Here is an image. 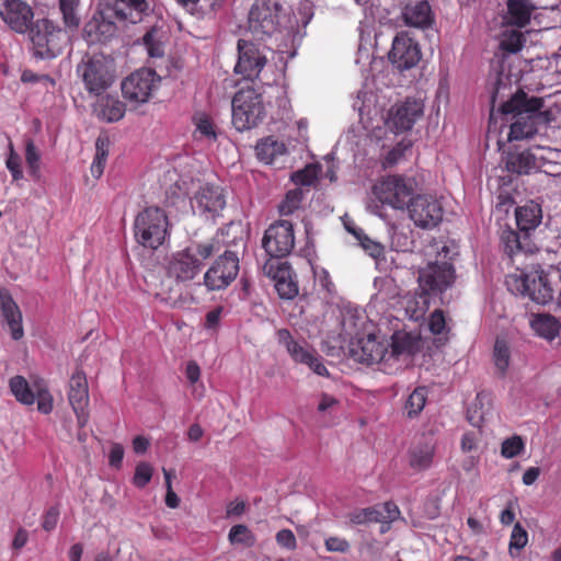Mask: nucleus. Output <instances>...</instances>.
<instances>
[{"label": "nucleus", "instance_id": "nucleus-51", "mask_svg": "<svg viewBox=\"0 0 561 561\" xmlns=\"http://www.w3.org/2000/svg\"><path fill=\"white\" fill-rule=\"evenodd\" d=\"M153 468L150 463L141 461L136 466L135 473L133 477V483L135 486L142 489L151 480Z\"/></svg>", "mask_w": 561, "mask_h": 561}, {"label": "nucleus", "instance_id": "nucleus-18", "mask_svg": "<svg viewBox=\"0 0 561 561\" xmlns=\"http://www.w3.org/2000/svg\"><path fill=\"white\" fill-rule=\"evenodd\" d=\"M237 47L238 61L234 72L248 80L256 79L267 62L266 56L256 44L245 39H239Z\"/></svg>", "mask_w": 561, "mask_h": 561}, {"label": "nucleus", "instance_id": "nucleus-45", "mask_svg": "<svg viewBox=\"0 0 561 561\" xmlns=\"http://www.w3.org/2000/svg\"><path fill=\"white\" fill-rule=\"evenodd\" d=\"M77 5L78 0H59V9L65 26L71 30H77L80 24V19L76 13Z\"/></svg>", "mask_w": 561, "mask_h": 561}, {"label": "nucleus", "instance_id": "nucleus-19", "mask_svg": "<svg viewBox=\"0 0 561 561\" xmlns=\"http://www.w3.org/2000/svg\"><path fill=\"white\" fill-rule=\"evenodd\" d=\"M500 248L512 262L519 256H527L538 251L533 238L519 229L505 227L500 233Z\"/></svg>", "mask_w": 561, "mask_h": 561}, {"label": "nucleus", "instance_id": "nucleus-16", "mask_svg": "<svg viewBox=\"0 0 561 561\" xmlns=\"http://www.w3.org/2000/svg\"><path fill=\"white\" fill-rule=\"evenodd\" d=\"M551 149L535 147L523 151L508 152L505 160L506 170L518 175L529 174L540 170L546 162L551 161Z\"/></svg>", "mask_w": 561, "mask_h": 561}, {"label": "nucleus", "instance_id": "nucleus-4", "mask_svg": "<svg viewBox=\"0 0 561 561\" xmlns=\"http://www.w3.org/2000/svg\"><path fill=\"white\" fill-rule=\"evenodd\" d=\"M113 59L102 55H87L77 66V73L81 78L85 90L93 95L103 94L114 82Z\"/></svg>", "mask_w": 561, "mask_h": 561}, {"label": "nucleus", "instance_id": "nucleus-5", "mask_svg": "<svg viewBox=\"0 0 561 561\" xmlns=\"http://www.w3.org/2000/svg\"><path fill=\"white\" fill-rule=\"evenodd\" d=\"M136 240L145 248L158 249L169 234V220L159 207H147L140 211L134 224Z\"/></svg>", "mask_w": 561, "mask_h": 561}, {"label": "nucleus", "instance_id": "nucleus-2", "mask_svg": "<svg viewBox=\"0 0 561 561\" xmlns=\"http://www.w3.org/2000/svg\"><path fill=\"white\" fill-rule=\"evenodd\" d=\"M222 236V232H217L214 238L206 242H198L172 253L165 265L168 277L176 283H187L195 279L204 267V261L218 253L224 247L220 240Z\"/></svg>", "mask_w": 561, "mask_h": 561}, {"label": "nucleus", "instance_id": "nucleus-26", "mask_svg": "<svg viewBox=\"0 0 561 561\" xmlns=\"http://www.w3.org/2000/svg\"><path fill=\"white\" fill-rule=\"evenodd\" d=\"M266 274L275 282V288L283 299H293L298 294V285L293 279V271L287 263H266Z\"/></svg>", "mask_w": 561, "mask_h": 561}, {"label": "nucleus", "instance_id": "nucleus-14", "mask_svg": "<svg viewBox=\"0 0 561 561\" xmlns=\"http://www.w3.org/2000/svg\"><path fill=\"white\" fill-rule=\"evenodd\" d=\"M388 360L386 374H397L402 368V359L405 360L415 355L421 348V336L407 331H396L388 341Z\"/></svg>", "mask_w": 561, "mask_h": 561}, {"label": "nucleus", "instance_id": "nucleus-17", "mask_svg": "<svg viewBox=\"0 0 561 561\" xmlns=\"http://www.w3.org/2000/svg\"><path fill=\"white\" fill-rule=\"evenodd\" d=\"M68 401L77 417L78 427H85L90 419L88 411L89 386L87 376L81 368H77L69 379Z\"/></svg>", "mask_w": 561, "mask_h": 561}, {"label": "nucleus", "instance_id": "nucleus-6", "mask_svg": "<svg viewBox=\"0 0 561 561\" xmlns=\"http://www.w3.org/2000/svg\"><path fill=\"white\" fill-rule=\"evenodd\" d=\"M262 94L253 88L239 90L232 99V124L239 131L251 129L264 118Z\"/></svg>", "mask_w": 561, "mask_h": 561}, {"label": "nucleus", "instance_id": "nucleus-61", "mask_svg": "<svg viewBox=\"0 0 561 561\" xmlns=\"http://www.w3.org/2000/svg\"><path fill=\"white\" fill-rule=\"evenodd\" d=\"M305 365H307L313 373L319 376H329V371L322 363V358L317 353H314L311 356V359L308 360Z\"/></svg>", "mask_w": 561, "mask_h": 561}, {"label": "nucleus", "instance_id": "nucleus-12", "mask_svg": "<svg viewBox=\"0 0 561 561\" xmlns=\"http://www.w3.org/2000/svg\"><path fill=\"white\" fill-rule=\"evenodd\" d=\"M388 348L387 340H378L375 334H368L351 343L350 354L358 363L379 365V369L386 374Z\"/></svg>", "mask_w": 561, "mask_h": 561}, {"label": "nucleus", "instance_id": "nucleus-20", "mask_svg": "<svg viewBox=\"0 0 561 561\" xmlns=\"http://www.w3.org/2000/svg\"><path fill=\"white\" fill-rule=\"evenodd\" d=\"M421 59L419 44L405 33L398 34L389 51V60L400 70L411 69Z\"/></svg>", "mask_w": 561, "mask_h": 561}, {"label": "nucleus", "instance_id": "nucleus-48", "mask_svg": "<svg viewBox=\"0 0 561 561\" xmlns=\"http://www.w3.org/2000/svg\"><path fill=\"white\" fill-rule=\"evenodd\" d=\"M228 538L232 545L241 543L247 547L253 546L255 541V537L252 534V531L245 525L242 524L232 526L229 531Z\"/></svg>", "mask_w": 561, "mask_h": 561}, {"label": "nucleus", "instance_id": "nucleus-54", "mask_svg": "<svg viewBox=\"0 0 561 561\" xmlns=\"http://www.w3.org/2000/svg\"><path fill=\"white\" fill-rule=\"evenodd\" d=\"M527 542H528V534L522 527V525L519 523H517L512 530L511 540H510V550L511 551L513 549L520 550L527 545Z\"/></svg>", "mask_w": 561, "mask_h": 561}, {"label": "nucleus", "instance_id": "nucleus-31", "mask_svg": "<svg viewBox=\"0 0 561 561\" xmlns=\"http://www.w3.org/2000/svg\"><path fill=\"white\" fill-rule=\"evenodd\" d=\"M277 337L279 343L286 347L291 358L297 363L306 364L316 353L314 351L309 350L299 342L295 341L289 330L287 329H279L277 331Z\"/></svg>", "mask_w": 561, "mask_h": 561}, {"label": "nucleus", "instance_id": "nucleus-11", "mask_svg": "<svg viewBox=\"0 0 561 561\" xmlns=\"http://www.w3.org/2000/svg\"><path fill=\"white\" fill-rule=\"evenodd\" d=\"M262 247L271 257L282 259L289 255L295 247L293 224L288 220H277L264 232Z\"/></svg>", "mask_w": 561, "mask_h": 561}, {"label": "nucleus", "instance_id": "nucleus-56", "mask_svg": "<svg viewBox=\"0 0 561 561\" xmlns=\"http://www.w3.org/2000/svg\"><path fill=\"white\" fill-rule=\"evenodd\" d=\"M382 512V522L381 523H391L399 518L400 510L398 505L391 501L385 502L381 505H376Z\"/></svg>", "mask_w": 561, "mask_h": 561}, {"label": "nucleus", "instance_id": "nucleus-42", "mask_svg": "<svg viewBox=\"0 0 561 561\" xmlns=\"http://www.w3.org/2000/svg\"><path fill=\"white\" fill-rule=\"evenodd\" d=\"M25 161L28 168V173L34 180L41 178V153L35 146L33 139L25 140Z\"/></svg>", "mask_w": 561, "mask_h": 561}, {"label": "nucleus", "instance_id": "nucleus-52", "mask_svg": "<svg viewBox=\"0 0 561 561\" xmlns=\"http://www.w3.org/2000/svg\"><path fill=\"white\" fill-rule=\"evenodd\" d=\"M5 167L10 171L13 181L23 179V171L21 168V157L14 150L13 144L9 142V154L5 161Z\"/></svg>", "mask_w": 561, "mask_h": 561}, {"label": "nucleus", "instance_id": "nucleus-64", "mask_svg": "<svg viewBox=\"0 0 561 561\" xmlns=\"http://www.w3.org/2000/svg\"><path fill=\"white\" fill-rule=\"evenodd\" d=\"M477 436L473 432H467L461 437V450L463 453H470L477 448Z\"/></svg>", "mask_w": 561, "mask_h": 561}, {"label": "nucleus", "instance_id": "nucleus-3", "mask_svg": "<svg viewBox=\"0 0 561 561\" xmlns=\"http://www.w3.org/2000/svg\"><path fill=\"white\" fill-rule=\"evenodd\" d=\"M293 12L282 0H254L248 13V31L265 41L291 26Z\"/></svg>", "mask_w": 561, "mask_h": 561}, {"label": "nucleus", "instance_id": "nucleus-32", "mask_svg": "<svg viewBox=\"0 0 561 561\" xmlns=\"http://www.w3.org/2000/svg\"><path fill=\"white\" fill-rule=\"evenodd\" d=\"M98 115L100 118L114 123L122 119L126 112L125 104L117 98L112 95L102 96L96 105Z\"/></svg>", "mask_w": 561, "mask_h": 561}, {"label": "nucleus", "instance_id": "nucleus-1", "mask_svg": "<svg viewBox=\"0 0 561 561\" xmlns=\"http://www.w3.org/2000/svg\"><path fill=\"white\" fill-rule=\"evenodd\" d=\"M507 77L497 73L491 88V106L500 102V111L505 115H513L508 139L522 140L533 137L538 131V124L541 121L540 110L543 106L541 98L528 96L524 91L519 90L511 96L510 100L503 102L506 91L511 90Z\"/></svg>", "mask_w": 561, "mask_h": 561}, {"label": "nucleus", "instance_id": "nucleus-35", "mask_svg": "<svg viewBox=\"0 0 561 561\" xmlns=\"http://www.w3.org/2000/svg\"><path fill=\"white\" fill-rule=\"evenodd\" d=\"M530 327L538 336L548 341L554 340L560 332V323L551 314L535 316L530 321Z\"/></svg>", "mask_w": 561, "mask_h": 561}, {"label": "nucleus", "instance_id": "nucleus-53", "mask_svg": "<svg viewBox=\"0 0 561 561\" xmlns=\"http://www.w3.org/2000/svg\"><path fill=\"white\" fill-rule=\"evenodd\" d=\"M428 329L434 335H440L446 331V318L442 309H436L430 314Z\"/></svg>", "mask_w": 561, "mask_h": 561}, {"label": "nucleus", "instance_id": "nucleus-34", "mask_svg": "<svg viewBox=\"0 0 561 561\" xmlns=\"http://www.w3.org/2000/svg\"><path fill=\"white\" fill-rule=\"evenodd\" d=\"M432 10L427 1H420L415 5L407 7L403 13L408 25L425 27L432 23Z\"/></svg>", "mask_w": 561, "mask_h": 561}, {"label": "nucleus", "instance_id": "nucleus-8", "mask_svg": "<svg viewBox=\"0 0 561 561\" xmlns=\"http://www.w3.org/2000/svg\"><path fill=\"white\" fill-rule=\"evenodd\" d=\"M239 270V257L237 253L226 250L205 272L203 285L208 291L225 290L237 278Z\"/></svg>", "mask_w": 561, "mask_h": 561}, {"label": "nucleus", "instance_id": "nucleus-25", "mask_svg": "<svg viewBox=\"0 0 561 561\" xmlns=\"http://www.w3.org/2000/svg\"><path fill=\"white\" fill-rule=\"evenodd\" d=\"M116 32V24L99 11L84 24L82 36L89 45H94L108 42L115 36Z\"/></svg>", "mask_w": 561, "mask_h": 561}, {"label": "nucleus", "instance_id": "nucleus-49", "mask_svg": "<svg viewBox=\"0 0 561 561\" xmlns=\"http://www.w3.org/2000/svg\"><path fill=\"white\" fill-rule=\"evenodd\" d=\"M525 449V442L519 435H513L503 440L501 445V455L506 459H512L520 455Z\"/></svg>", "mask_w": 561, "mask_h": 561}, {"label": "nucleus", "instance_id": "nucleus-47", "mask_svg": "<svg viewBox=\"0 0 561 561\" xmlns=\"http://www.w3.org/2000/svg\"><path fill=\"white\" fill-rule=\"evenodd\" d=\"M525 43V36L519 31L506 32L501 39L500 47L503 51L515 54L519 51Z\"/></svg>", "mask_w": 561, "mask_h": 561}, {"label": "nucleus", "instance_id": "nucleus-43", "mask_svg": "<svg viewBox=\"0 0 561 561\" xmlns=\"http://www.w3.org/2000/svg\"><path fill=\"white\" fill-rule=\"evenodd\" d=\"M106 147H107V140L99 137L95 142L96 152H95L94 159H93L91 168H90L91 174L95 179H99L104 172V168H105L107 156H108V150Z\"/></svg>", "mask_w": 561, "mask_h": 561}, {"label": "nucleus", "instance_id": "nucleus-46", "mask_svg": "<svg viewBox=\"0 0 561 561\" xmlns=\"http://www.w3.org/2000/svg\"><path fill=\"white\" fill-rule=\"evenodd\" d=\"M302 202V191L300 188H294L286 193L285 198L278 206V211L282 216L291 215L297 210Z\"/></svg>", "mask_w": 561, "mask_h": 561}, {"label": "nucleus", "instance_id": "nucleus-50", "mask_svg": "<svg viewBox=\"0 0 561 561\" xmlns=\"http://www.w3.org/2000/svg\"><path fill=\"white\" fill-rule=\"evenodd\" d=\"M412 147L411 141H400L398 142L385 157L382 162L383 168H392L400 160H402L405 156V152L410 150Z\"/></svg>", "mask_w": 561, "mask_h": 561}, {"label": "nucleus", "instance_id": "nucleus-37", "mask_svg": "<svg viewBox=\"0 0 561 561\" xmlns=\"http://www.w3.org/2000/svg\"><path fill=\"white\" fill-rule=\"evenodd\" d=\"M9 387L15 399L26 405H32L35 401V396L23 376H14L9 381Z\"/></svg>", "mask_w": 561, "mask_h": 561}, {"label": "nucleus", "instance_id": "nucleus-55", "mask_svg": "<svg viewBox=\"0 0 561 561\" xmlns=\"http://www.w3.org/2000/svg\"><path fill=\"white\" fill-rule=\"evenodd\" d=\"M59 508L58 506H50L45 514L43 515L42 519V527L46 531H51L56 528L58 520H59Z\"/></svg>", "mask_w": 561, "mask_h": 561}, {"label": "nucleus", "instance_id": "nucleus-29", "mask_svg": "<svg viewBox=\"0 0 561 561\" xmlns=\"http://www.w3.org/2000/svg\"><path fill=\"white\" fill-rule=\"evenodd\" d=\"M515 219L517 229L531 237V232L541 224L542 209L541 206L530 201L515 209Z\"/></svg>", "mask_w": 561, "mask_h": 561}, {"label": "nucleus", "instance_id": "nucleus-40", "mask_svg": "<svg viewBox=\"0 0 561 561\" xmlns=\"http://www.w3.org/2000/svg\"><path fill=\"white\" fill-rule=\"evenodd\" d=\"M195 138H205L209 141L217 140V130L213 119L205 113L194 116Z\"/></svg>", "mask_w": 561, "mask_h": 561}, {"label": "nucleus", "instance_id": "nucleus-30", "mask_svg": "<svg viewBox=\"0 0 561 561\" xmlns=\"http://www.w3.org/2000/svg\"><path fill=\"white\" fill-rule=\"evenodd\" d=\"M146 0H114L113 16L119 21L137 23L141 21L142 14L148 10Z\"/></svg>", "mask_w": 561, "mask_h": 561}, {"label": "nucleus", "instance_id": "nucleus-41", "mask_svg": "<svg viewBox=\"0 0 561 561\" xmlns=\"http://www.w3.org/2000/svg\"><path fill=\"white\" fill-rule=\"evenodd\" d=\"M511 359V351L504 339H496L493 347V360L502 376L505 375Z\"/></svg>", "mask_w": 561, "mask_h": 561}, {"label": "nucleus", "instance_id": "nucleus-28", "mask_svg": "<svg viewBox=\"0 0 561 561\" xmlns=\"http://www.w3.org/2000/svg\"><path fill=\"white\" fill-rule=\"evenodd\" d=\"M435 449L433 437L423 435L422 439L413 445L409 451L410 467L417 471L428 469L433 463Z\"/></svg>", "mask_w": 561, "mask_h": 561}, {"label": "nucleus", "instance_id": "nucleus-57", "mask_svg": "<svg viewBox=\"0 0 561 561\" xmlns=\"http://www.w3.org/2000/svg\"><path fill=\"white\" fill-rule=\"evenodd\" d=\"M316 178L317 175L314 170L310 167H306L305 169L295 172L291 180L299 185H311Z\"/></svg>", "mask_w": 561, "mask_h": 561}, {"label": "nucleus", "instance_id": "nucleus-22", "mask_svg": "<svg viewBox=\"0 0 561 561\" xmlns=\"http://www.w3.org/2000/svg\"><path fill=\"white\" fill-rule=\"evenodd\" d=\"M423 115V104L416 100L407 99L389 111L388 125L396 133L410 130Z\"/></svg>", "mask_w": 561, "mask_h": 561}, {"label": "nucleus", "instance_id": "nucleus-58", "mask_svg": "<svg viewBox=\"0 0 561 561\" xmlns=\"http://www.w3.org/2000/svg\"><path fill=\"white\" fill-rule=\"evenodd\" d=\"M276 542L286 549L293 550L297 546V540L290 529H282L276 534Z\"/></svg>", "mask_w": 561, "mask_h": 561}, {"label": "nucleus", "instance_id": "nucleus-60", "mask_svg": "<svg viewBox=\"0 0 561 561\" xmlns=\"http://www.w3.org/2000/svg\"><path fill=\"white\" fill-rule=\"evenodd\" d=\"M37 409L44 414H48L53 410V398L48 391H39L37 400Z\"/></svg>", "mask_w": 561, "mask_h": 561}, {"label": "nucleus", "instance_id": "nucleus-62", "mask_svg": "<svg viewBox=\"0 0 561 561\" xmlns=\"http://www.w3.org/2000/svg\"><path fill=\"white\" fill-rule=\"evenodd\" d=\"M124 457V448L119 444H114L110 450L108 462L112 467L119 468Z\"/></svg>", "mask_w": 561, "mask_h": 561}, {"label": "nucleus", "instance_id": "nucleus-13", "mask_svg": "<svg viewBox=\"0 0 561 561\" xmlns=\"http://www.w3.org/2000/svg\"><path fill=\"white\" fill-rule=\"evenodd\" d=\"M405 209L409 213V218L422 229L436 227L442 221L444 214L439 201L428 194L413 195Z\"/></svg>", "mask_w": 561, "mask_h": 561}, {"label": "nucleus", "instance_id": "nucleus-23", "mask_svg": "<svg viewBox=\"0 0 561 561\" xmlns=\"http://www.w3.org/2000/svg\"><path fill=\"white\" fill-rule=\"evenodd\" d=\"M197 210L207 218H215L226 207V195L219 185L205 184L199 187L194 196Z\"/></svg>", "mask_w": 561, "mask_h": 561}, {"label": "nucleus", "instance_id": "nucleus-36", "mask_svg": "<svg viewBox=\"0 0 561 561\" xmlns=\"http://www.w3.org/2000/svg\"><path fill=\"white\" fill-rule=\"evenodd\" d=\"M427 388L426 387H416L408 397L404 407L403 413L409 419H415L423 411L426 401H427Z\"/></svg>", "mask_w": 561, "mask_h": 561}, {"label": "nucleus", "instance_id": "nucleus-44", "mask_svg": "<svg viewBox=\"0 0 561 561\" xmlns=\"http://www.w3.org/2000/svg\"><path fill=\"white\" fill-rule=\"evenodd\" d=\"M350 520L355 525L380 523L382 522V512L376 506L356 510L350 514Z\"/></svg>", "mask_w": 561, "mask_h": 561}, {"label": "nucleus", "instance_id": "nucleus-59", "mask_svg": "<svg viewBox=\"0 0 561 561\" xmlns=\"http://www.w3.org/2000/svg\"><path fill=\"white\" fill-rule=\"evenodd\" d=\"M325 547L329 551L346 552L350 549V543L344 538L330 537L325 540Z\"/></svg>", "mask_w": 561, "mask_h": 561}, {"label": "nucleus", "instance_id": "nucleus-38", "mask_svg": "<svg viewBox=\"0 0 561 561\" xmlns=\"http://www.w3.org/2000/svg\"><path fill=\"white\" fill-rule=\"evenodd\" d=\"M162 31L159 27L152 26L142 36V44L147 53L152 58H160L164 55L162 44Z\"/></svg>", "mask_w": 561, "mask_h": 561}, {"label": "nucleus", "instance_id": "nucleus-63", "mask_svg": "<svg viewBox=\"0 0 561 561\" xmlns=\"http://www.w3.org/2000/svg\"><path fill=\"white\" fill-rule=\"evenodd\" d=\"M362 244L370 256L379 259L380 256L383 255L385 249L380 243H377L368 238H365Z\"/></svg>", "mask_w": 561, "mask_h": 561}, {"label": "nucleus", "instance_id": "nucleus-7", "mask_svg": "<svg viewBox=\"0 0 561 561\" xmlns=\"http://www.w3.org/2000/svg\"><path fill=\"white\" fill-rule=\"evenodd\" d=\"M416 187L413 178L400 174L381 178L374 186V196L383 205L393 209L404 210Z\"/></svg>", "mask_w": 561, "mask_h": 561}, {"label": "nucleus", "instance_id": "nucleus-39", "mask_svg": "<svg viewBox=\"0 0 561 561\" xmlns=\"http://www.w3.org/2000/svg\"><path fill=\"white\" fill-rule=\"evenodd\" d=\"M430 295L420 290V293L416 294L414 298L408 300L405 312L412 320L419 321L420 319L424 318L430 308Z\"/></svg>", "mask_w": 561, "mask_h": 561}, {"label": "nucleus", "instance_id": "nucleus-10", "mask_svg": "<svg viewBox=\"0 0 561 561\" xmlns=\"http://www.w3.org/2000/svg\"><path fill=\"white\" fill-rule=\"evenodd\" d=\"M30 39L34 54L41 58H53L61 53L62 31L47 19L37 20L30 26Z\"/></svg>", "mask_w": 561, "mask_h": 561}, {"label": "nucleus", "instance_id": "nucleus-33", "mask_svg": "<svg viewBox=\"0 0 561 561\" xmlns=\"http://www.w3.org/2000/svg\"><path fill=\"white\" fill-rule=\"evenodd\" d=\"M255 151L260 161L270 164L273 163L278 156H283L286 152V146L283 141L270 136L257 142Z\"/></svg>", "mask_w": 561, "mask_h": 561}, {"label": "nucleus", "instance_id": "nucleus-15", "mask_svg": "<svg viewBox=\"0 0 561 561\" xmlns=\"http://www.w3.org/2000/svg\"><path fill=\"white\" fill-rule=\"evenodd\" d=\"M159 82L160 77L154 70L142 68L129 75L122 82V93L129 102L146 103Z\"/></svg>", "mask_w": 561, "mask_h": 561}, {"label": "nucleus", "instance_id": "nucleus-21", "mask_svg": "<svg viewBox=\"0 0 561 561\" xmlns=\"http://www.w3.org/2000/svg\"><path fill=\"white\" fill-rule=\"evenodd\" d=\"M32 8L23 0H4L0 5L3 22L16 33H25L33 19Z\"/></svg>", "mask_w": 561, "mask_h": 561}, {"label": "nucleus", "instance_id": "nucleus-27", "mask_svg": "<svg viewBox=\"0 0 561 561\" xmlns=\"http://www.w3.org/2000/svg\"><path fill=\"white\" fill-rule=\"evenodd\" d=\"M0 309L11 337L15 341L21 340L24 336L22 312L7 289H0Z\"/></svg>", "mask_w": 561, "mask_h": 561}, {"label": "nucleus", "instance_id": "nucleus-9", "mask_svg": "<svg viewBox=\"0 0 561 561\" xmlns=\"http://www.w3.org/2000/svg\"><path fill=\"white\" fill-rule=\"evenodd\" d=\"M419 288L423 293L435 297L445 293L456 280V271L449 262H430L419 270Z\"/></svg>", "mask_w": 561, "mask_h": 561}, {"label": "nucleus", "instance_id": "nucleus-24", "mask_svg": "<svg viewBox=\"0 0 561 561\" xmlns=\"http://www.w3.org/2000/svg\"><path fill=\"white\" fill-rule=\"evenodd\" d=\"M549 8H553V4L541 0H507L505 20L508 25L523 28L530 23L536 10Z\"/></svg>", "mask_w": 561, "mask_h": 561}]
</instances>
